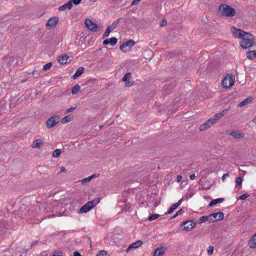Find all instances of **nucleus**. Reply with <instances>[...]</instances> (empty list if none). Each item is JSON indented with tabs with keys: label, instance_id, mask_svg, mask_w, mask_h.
Returning <instances> with one entry per match:
<instances>
[{
	"label": "nucleus",
	"instance_id": "603ef678",
	"mask_svg": "<svg viewBox=\"0 0 256 256\" xmlns=\"http://www.w3.org/2000/svg\"><path fill=\"white\" fill-rule=\"evenodd\" d=\"M102 44L104 45H108L109 44V42H108V39H106L105 40H104L102 42Z\"/></svg>",
	"mask_w": 256,
	"mask_h": 256
},
{
	"label": "nucleus",
	"instance_id": "bf43d9fd",
	"mask_svg": "<svg viewBox=\"0 0 256 256\" xmlns=\"http://www.w3.org/2000/svg\"><path fill=\"white\" fill-rule=\"evenodd\" d=\"M38 243V240H36V241H34V242L32 244H31V246H30V248H31L32 246H34L35 244H37Z\"/></svg>",
	"mask_w": 256,
	"mask_h": 256
},
{
	"label": "nucleus",
	"instance_id": "473e14b6",
	"mask_svg": "<svg viewBox=\"0 0 256 256\" xmlns=\"http://www.w3.org/2000/svg\"><path fill=\"white\" fill-rule=\"evenodd\" d=\"M178 207L174 204H173L169 210H168L165 213L166 214H171L175 209H176Z\"/></svg>",
	"mask_w": 256,
	"mask_h": 256
},
{
	"label": "nucleus",
	"instance_id": "c85d7f7f",
	"mask_svg": "<svg viewBox=\"0 0 256 256\" xmlns=\"http://www.w3.org/2000/svg\"><path fill=\"white\" fill-rule=\"evenodd\" d=\"M121 18H118L117 20L114 21L112 24L110 25H109L110 27L112 28V30H114L116 28Z\"/></svg>",
	"mask_w": 256,
	"mask_h": 256
},
{
	"label": "nucleus",
	"instance_id": "f03ea898",
	"mask_svg": "<svg viewBox=\"0 0 256 256\" xmlns=\"http://www.w3.org/2000/svg\"><path fill=\"white\" fill-rule=\"evenodd\" d=\"M218 12L221 16L228 17H232L236 14L235 10L226 4L220 6Z\"/></svg>",
	"mask_w": 256,
	"mask_h": 256
},
{
	"label": "nucleus",
	"instance_id": "338daca9",
	"mask_svg": "<svg viewBox=\"0 0 256 256\" xmlns=\"http://www.w3.org/2000/svg\"><path fill=\"white\" fill-rule=\"evenodd\" d=\"M27 80H28L27 79L24 80H22V82H26Z\"/></svg>",
	"mask_w": 256,
	"mask_h": 256
},
{
	"label": "nucleus",
	"instance_id": "7c9ffc66",
	"mask_svg": "<svg viewBox=\"0 0 256 256\" xmlns=\"http://www.w3.org/2000/svg\"><path fill=\"white\" fill-rule=\"evenodd\" d=\"M61 153L60 149H56L54 151L52 154V156L54 158H58Z\"/></svg>",
	"mask_w": 256,
	"mask_h": 256
},
{
	"label": "nucleus",
	"instance_id": "72a5a7b5",
	"mask_svg": "<svg viewBox=\"0 0 256 256\" xmlns=\"http://www.w3.org/2000/svg\"><path fill=\"white\" fill-rule=\"evenodd\" d=\"M208 218L207 216H202L200 218V219L198 220V223L199 224L203 223L206 221H208Z\"/></svg>",
	"mask_w": 256,
	"mask_h": 256
},
{
	"label": "nucleus",
	"instance_id": "680f3d73",
	"mask_svg": "<svg viewBox=\"0 0 256 256\" xmlns=\"http://www.w3.org/2000/svg\"><path fill=\"white\" fill-rule=\"evenodd\" d=\"M94 80V79H90L88 81H86V84H89L90 82H92V81Z\"/></svg>",
	"mask_w": 256,
	"mask_h": 256
},
{
	"label": "nucleus",
	"instance_id": "f257e3e1",
	"mask_svg": "<svg viewBox=\"0 0 256 256\" xmlns=\"http://www.w3.org/2000/svg\"><path fill=\"white\" fill-rule=\"evenodd\" d=\"M234 37L242 38L240 46L244 49L248 48L253 45H256V40L254 36L249 32H245L240 29H234L233 32Z\"/></svg>",
	"mask_w": 256,
	"mask_h": 256
},
{
	"label": "nucleus",
	"instance_id": "09e8293b",
	"mask_svg": "<svg viewBox=\"0 0 256 256\" xmlns=\"http://www.w3.org/2000/svg\"><path fill=\"white\" fill-rule=\"evenodd\" d=\"M140 0H133L132 2V5L134 6V5L137 4Z\"/></svg>",
	"mask_w": 256,
	"mask_h": 256
},
{
	"label": "nucleus",
	"instance_id": "f8f14e48",
	"mask_svg": "<svg viewBox=\"0 0 256 256\" xmlns=\"http://www.w3.org/2000/svg\"><path fill=\"white\" fill-rule=\"evenodd\" d=\"M230 135L234 138L240 139L244 137V134L240 131H232L230 132Z\"/></svg>",
	"mask_w": 256,
	"mask_h": 256
},
{
	"label": "nucleus",
	"instance_id": "774afa93",
	"mask_svg": "<svg viewBox=\"0 0 256 256\" xmlns=\"http://www.w3.org/2000/svg\"><path fill=\"white\" fill-rule=\"evenodd\" d=\"M10 61H14V58H10Z\"/></svg>",
	"mask_w": 256,
	"mask_h": 256
},
{
	"label": "nucleus",
	"instance_id": "8fccbe9b",
	"mask_svg": "<svg viewBox=\"0 0 256 256\" xmlns=\"http://www.w3.org/2000/svg\"><path fill=\"white\" fill-rule=\"evenodd\" d=\"M182 201V198H181L176 203L174 204H176V207H178L181 204Z\"/></svg>",
	"mask_w": 256,
	"mask_h": 256
},
{
	"label": "nucleus",
	"instance_id": "20e7f679",
	"mask_svg": "<svg viewBox=\"0 0 256 256\" xmlns=\"http://www.w3.org/2000/svg\"><path fill=\"white\" fill-rule=\"evenodd\" d=\"M235 76L233 74H229L226 75L224 79L222 84L224 88H230L234 84Z\"/></svg>",
	"mask_w": 256,
	"mask_h": 256
},
{
	"label": "nucleus",
	"instance_id": "f704fd0d",
	"mask_svg": "<svg viewBox=\"0 0 256 256\" xmlns=\"http://www.w3.org/2000/svg\"><path fill=\"white\" fill-rule=\"evenodd\" d=\"M160 216V215H159L158 214H153L148 217V220L150 221H152L155 219L158 218Z\"/></svg>",
	"mask_w": 256,
	"mask_h": 256
},
{
	"label": "nucleus",
	"instance_id": "6ab92c4d",
	"mask_svg": "<svg viewBox=\"0 0 256 256\" xmlns=\"http://www.w3.org/2000/svg\"><path fill=\"white\" fill-rule=\"evenodd\" d=\"M212 124L208 120L205 123L202 124L200 127V131L205 130L211 127Z\"/></svg>",
	"mask_w": 256,
	"mask_h": 256
},
{
	"label": "nucleus",
	"instance_id": "dca6fc26",
	"mask_svg": "<svg viewBox=\"0 0 256 256\" xmlns=\"http://www.w3.org/2000/svg\"><path fill=\"white\" fill-rule=\"evenodd\" d=\"M84 69L83 67L78 68L76 70V73L72 76V78L74 80L76 79L78 77L80 76L84 73Z\"/></svg>",
	"mask_w": 256,
	"mask_h": 256
},
{
	"label": "nucleus",
	"instance_id": "4d7b16f0",
	"mask_svg": "<svg viewBox=\"0 0 256 256\" xmlns=\"http://www.w3.org/2000/svg\"><path fill=\"white\" fill-rule=\"evenodd\" d=\"M74 256H82L79 252H74Z\"/></svg>",
	"mask_w": 256,
	"mask_h": 256
},
{
	"label": "nucleus",
	"instance_id": "a878e982",
	"mask_svg": "<svg viewBox=\"0 0 256 256\" xmlns=\"http://www.w3.org/2000/svg\"><path fill=\"white\" fill-rule=\"evenodd\" d=\"M118 42V39L115 37H112L108 39L109 44H110L112 46H115Z\"/></svg>",
	"mask_w": 256,
	"mask_h": 256
},
{
	"label": "nucleus",
	"instance_id": "c9c22d12",
	"mask_svg": "<svg viewBox=\"0 0 256 256\" xmlns=\"http://www.w3.org/2000/svg\"><path fill=\"white\" fill-rule=\"evenodd\" d=\"M223 116V114L218 113L214 114L212 117L213 118L218 122L220 118Z\"/></svg>",
	"mask_w": 256,
	"mask_h": 256
},
{
	"label": "nucleus",
	"instance_id": "e433bc0d",
	"mask_svg": "<svg viewBox=\"0 0 256 256\" xmlns=\"http://www.w3.org/2000/svg\"><path fill=\"white\" fill-rule=\"evenodd\" d=\"M52 66V62H48L45 64L43 67V70L44 71H47Z\"/></svg>",
	"mask_w": 256,
	"mask_h": 256
},
{
	"label": "nucleus",
	"instance_id": "9d476101",
	"mask_svg": "<svg viewBox=\"0 0 256 256\" xmlns=\"http://www.w3.org/2000/svg\"><path fill=\"white\" fill-rule=\"evenodd\" d=\"M58 20V17H53L50 18L47 22L46 26H53L56 24Z\"/></svg>",
	"mask_w": 256,
	"mask_h": 256
},
{
	"label": "nucleus",
	"instance_id": "cd10ccee",
	"mask_svg": "<svg viewBox=\"0 0 256 256\" xmlns=\"http://www.w3.org/2000/svg\"><path fill=\"white\" fill-rule=\"evenodd\" d=\"M121 18H118L117 20L114 21L112 24L110 25H109L110 27L112 28V30H114L116 28Z\"/></svg>",
	"mask_w": 256,
	"mask_h": 256
},
{
	"label": "nucleus",
	"instance_id": "bb28decb",
	"mask_svg": "<svg viewBox=\"0 0 256 256\" xmlns=\"http://www.w3.org/2000/svg\"><path fill=\"white\" fill-rule=\"evenodd\" d=\"M80 88V86L78 84H76L72 90V93L74 94H76V92L79 90Z\"/></svg>",
	"mask_w": 256,
	"mask_h": 256
},
{
	"label": "nucleus",
	"instance_id": "5fc2aeb1",
	"mask_svg": "<svg viewBox=\"0 0 256 256\" xmlns=\"http://www.w3.org/2000/svg\"><path fill=\"white\" fill-rule=\"evenodd\" d=\"M182 179V176L180 175L177 176V181L180 182Z\"/></svg>",
	"mask_w": 256,
	"mask_h": 256
},
{
	"label": "nucleus",
	"instance_id": "6e6d98bb",
	"mask_svg": "<svg viewBox=\"0 0 256 256\" xmlns=\"http://www.w3.org/2000/svg\"><path fill=\"white\" fill-rule=\"evenodd\" d=\"M66 169L65 168L64 166H62L60 168L59 172H66Z\"/></svg>",
	"mask_w": 256,
	"mask_h": 256
},
{
	"label": "nucleus",
	"instance_id": "aec40b11",
	"mask_svg": "<svg viewBox=\"0 0 256 256\" xmlns=\"http://www.w3.org/2000/svg\"><path fill=\"white\" fill-rule=\"evenodd\" d=\"M72 7V4H71V2H70L69 1L68 2L60 6L58 8V10L60 11H62V10H65L66 8H68V10H70Z\"/></svg>",
	"mask_w": 256,
	"mask_h": 256
},
{
	"label": "nucleus",
	"instance_id": "412c9836",
	"mask_svg": "<svg viewBox=\"0 0 256 256\" xmlns=\"http://www.w3.org/2000/svg\"><path fill=\"white\" fill-rule=\"evenodd\" d=\"M246 56L247 58L250 60H253L256 58V50L249 51L246 52Z\"/></svg>",
	"mask_w": 256,
	"mask_h": 256
},
{
	"label": "nucleus",
	"instance_id": "5701e85b",
	"mask_svg": "<svg viewBox=\"0 0 256 256\" xmlns=\"http://www.w3.org/2000/svg\"><path fill=\"white\" fill-rule=\"evenodd\" d=\"M74 116L72 114H68L66 116L62 119V123L66 124L72 120Z\"/></svg>",
	"mask_w": 256,
	"mask_h": 256
},
{
	"label": "nucleus",
	"instance_id": "393cba45",
	"mask_svg": "<svg viewBox=\"0 0 256 256\" xmlns=\"http://www.w3.org/2000/svg\"><path fill=\"white\" fill-rule=\"evenodd\" d=\"M252 100L249 98H246L242 100V102H240L238 104V106L241 107L244 106H246L251 102Z\"/></svg>",
	"mask_w": 256,
	"mask_h": 256
},
{
	"label": "nucleus",
	"instance_id": "c756f323",
	"mask_svg": "<svg viewBox=\"0 0 256 256\" xmlns=\"http://www.w3.org/2000/svg\"><path fill=\"white\" fill-rule=\"evenodd\" d=\"M121 18H118L117 20L114 21L112 24L110 25H109L110 27L112 28V30H114L116 28Z\"/></svg>",
	"mask_w": 256,
	"mask_h": 256
},
{
	"label": "nucleus",
	"instance_id": "ddd939ff",
	"mask_svg": "<svg viewBox=\"0 0 256 256\" xmlns=\"http://www.w3.org/2000/svg\"><path fill=\"white\" fill-rule=\"evenodd\" d=\"M248 246L250 248H256V234L252 236L248 242Z\"/></svg>",
	"mask_w": 256,
	"mask_h": 256
},
{
	"label": "nucleus",
	"instance_id": "052dcab7",
	"mask_svg": "<svg viewBox=\"0 0 256 256\" xmlns=\"http://www.w3.org/2000/svg\"><path fill=\"white\" fill-rule=\"evenodd\" d=\"M182 212V209H180V210H178L176 212V216H178L180 215L181 212Z\"/></svg>",
	"mask_w": 256,
	"mask_h": 256
},
{
	"label": "nucleus",
	"instance_id": "b1692460",
	"mask_svg": "<svg viewBox=\"0 0 256 256\" xmlns=\"http://www.w3.org/2000/svg\"><path fill=\"white\" fill-rule=\"evenodd\" d=\"M112 30H113L112 29V28L108 26L106 30L104 32L103 34L102 38H105L108 37L109 36L110 33Z\"/></svg>",
	"mask_w": 256,
	"mask_h": 256
},
{
	"label": "nucleus",
	"instance_id": "2f4dec72",
	"mask_svg": "<svg viewBox=\"0 0 256 256\" xmlns=\"http://www.w3.org/2000/svg\"><path fill=\"white\" fill-rule=\"evenodd\" d=\"M96 256H108L107 252L102 250H100L96 254Z\"/></svg>",
	"mask_w": 256,
	"mask_h": 256
},
{
	"label": "nucleus",
	"instance_id": "ea45409f",
	"mask_svg": "<svg viewBox=\"0 0 256 256\" xmlns=\"http://www.w3.org/2000/svg\"><path fill=\"white\" fill-rule=\"evenodd\" d=\"M249 194H243L238 198V200H244L249 196Z\"/></svg>",
	"mask_w": 256,
	"mask_h": 256
},
{
	"label": "nucleus",
	"instance_id": "69168bd1",
	"mask_svg": "<svg viewBox=\"0 0 256 256\" xmlns=\"http://www.w3.org/2000/svg\"><path fill=\"white\" fill-rule=\"evenodd\" d=\"M178 216H176V214H175L174 216H173L172 217H171L170 219L174 218Z\"/></svg>",
	"mask_w": 256,
	"mask_h": 256
},
{
	"label": "nucleus",
	"instance_id": "0eeeda50",
	"mask_svg": "<svg viewBox=\"0 0 256 256\" xmlns=\"http://www.w3.org/2000/svg\"><path fill=\"white\" fill-rule=\"evenodd\" d=\"M84 24L89 30L93 32L98 31V25L93 22L90 19H86Z\"/></svg>",
	"mask_w": 256,
	"mask_h": 256
},
{
	"label": "nucleus",
	"instance_id": "a19ab883",
	"mask_svg": "<svg viewBox=\"0 0 256 256\" xmlns=\"http://www.w3.org/2000/svg\"><path fill=\"white\" fill-rule=\"evenodd\" d=\"M242 180L241 177H238L236 178V186L241 185L242 183Z\"/></svg>",
	"mask_w": 256,
	"mask_h": 256
},
{
	"label": "nucleus",
	"instance_id": "423d86ee",
	"mask_svg": "<svg viewBox=\"0 0 256 256\" xmlns=\"http://www.w3.org/2000/svg\"><path fill=\"white\" fill-rule=\"evenodd\" d=\"M196 223L192 220H186L182 223L181 226H183V230L189 232L195 226Z\"/></svg>",
	"mask_w": 256,
	"mask_h": 256
},
{
	"label": "nucleus",
	"instance_id": "c03bdc74",
	"mask_svg": "<svg viewBox=\"0 0 256 256\" xmlns=\"http://www.w3.org/2000/svg\"><path fill=\"white\" fill-rule=\"evenodd\" d=\"M208 218V220L210 222H216V219H214L212 216H211V214H210L209 216H207Z\"/></svg>",
	"mask_w": 256,
	"mask_h": 256
},
{
	"label": "nucleus",
	"instance_id": "37998d69",
	"mask_svg": "<svg viewBox=\"0 0 256 256\" xmlns=\"http://www.w3.org/2000/svg\"><path fill=\"white\" fill-rule=\"evenodd\" d=\"M82 0H70V2L71 4H74V5H78L80 4Z\"/></svg>",
	"mask_w": 256,
	"mask_h": 256
},
{
	"label": "nucleus",
	"instance_id": "de8ad7c7",
	"mask_svg": "<svg viewBox=\"0 0 256 256\" xmlns=\"http://www.w3.org/2000/svg\"><path fill=\"white\" fill-rule=\"evenodd\" d=\"M76 107H71L70 108L66 110V112H64V114H68V112H72L74 109Z\"/></svg>",
	"mask_w": 256,
	"mask_h": 256
},
{
	"label": "nucleus",
	"instance_id": "1a4fd4ad",
	"mask_svg": "<svg viewBox=\"0 0 256 256\" xmlns=\"http://www.w3.org/2000/svg\"><path fill=\"white\" fill-rule=\"evenodd\" d=\"M143 242L142 240H137L136 242L130 244L128 248L126 250V252L133 248H136L142 244Z\"/></svg>",
	"mask_w": 256,
	"mask_h": 256
},
{
	"label": "nucleus",
	"instance_id": "4be33fe9",
	"mask_svg": "<svg viewBox=\"0 0 256 256\" xmlns=\"http://www.w3.org/2000/svg\"><path fill=\"white\" fill-rule=\"evenodd\" d=\"M224 200V199L223 198H219L217 199H214V200H212L210 203L209 204L208 206L211 207L214 205H216L218 204H220Z\"/></svg>",
	"mask_w": 256,
	"mask_h": 256
},
{
	"label": "nucleus",
	"instance_id": "2eb2a0df",
	"mask_svg": "<svg viewBox=\"0 0 256 256\" xmlns=\"http://www.w3.org/2000/svg\"><path fill=\"white\" fill-rule=\"evenodd\" d=\"M211 216H212L214 219L216 220V222L220 220H222L224 218V214L222 212H218L216 213L211 214Z\"/></svg>",
	"mask_w": 256,
	"mask_h": 256
},
{
	"label": "nucleus",
	"instance_id": "39448f33",
	"mask_svg": "<svg viewBox=\"0 0 256 256\" xmlns=\"http://www.w3.org/2000/svg\"><path fill=\"white\" fill-rule=\"evenodd\" d=\"M60 118L58 116H52L46 122V128H50L54 127L58 122Z\"/></svg>",
	"mask_w": 256,
	"mask_h": 256
},
{
	"label": "nucleus",
	"instance_id": "3c124183",
	"mask_svg": "<svg viewBox=\"0 0 256 256\" xmlns=\"http://www.w3.org/2000/svg\"><path fill=\"white\" fill-rule=\"evenodd\" d=\"M182 201V198H181L176 203L174 204H176V207H178L181 204Z\"/></svg>",
	"mask_w": 256,
	"mask_h": 256
},
{
	"label": "nucleus",
	"instance_id": "6e6552de",
	"mask_svg": "<svg viewBox=\"0 0 256 256\" xmlns=\"http://www.w3.org/2000/svg\"><path fill=\"white\" fill-rule=\"evenodd\" d=\"M135 44V42L134 40H130L128 42H124L120 46V50L123 52H126V50H124V48L126 47H128V48H130L134 44Z\"/></svg>",
	"mask_w": 256,
	"mask_h": 256
},
{
	"label": "nucleus",
	"instance_id": "a18cd8bd",
	"mask_svg": "<svg viewBox=\"0 0 256 256\" xmlns=\"http://www.w3.org/2000/svg\"><path fill=\"white\" fill-rule=\"evenodd\" d=\"M208 120L210 122L212 126L214 125V124H216L217 121H216L213 117L210 118Z\"/></svg>",
	"mask_w": 256,
	"mask_h": 256
},
{
	"label": "nucleus",
	"instance_id": "f3484780",
	"mask_svg": "<svg viewBox=\"0 0 256 256\" xmlns=\"http://www.w3.org/2000/svg\"><path fill=\"white\" fill-rule=\"evenodd\" d=\"M68 58L69 56L67 54L61 56L58 59V62L61 64H66Z\"/></svg>",
	"mask_w": 256,
	"mask_h": 256
},
{
	"label": "nucleus",
	"instance_id": "0e129e2a",
	"mask_svg": "<svg viewBox=\"0 0 256 256\" xmlns=\"http://www.w3.org/2000/svg\"><path fill=\"white\" fill-rule=\"evenodd\" d=\"M252 122L256 124V116L252 120Z\"/></svg>",
	"mask_w": 256,
	"mask_h": 256
},
{
	"label": "nucleus",
	"instance_id": "58836bf2",
	"mask_svg": "<svg viewBox=\"0 0 256 256\" xmlns=\"http://www.w3.org/2000/svg\"><path fill=\"white\" fill-rule=\"evenodd\" d=\"M94 177V176H88V178H84L81 181L82 184H84L87 182H89Z\"/></svg>",
	"mask_w": 256,
	"mask_h": 256
},
{
	"label": "nucleus",
	"instance_id": "864d4df0",
	"mask_svg": "<svg viewBox=\"0 0 256 256\" xmlns=\"http://www.w3.org/2000/svg\"><path fill=\"white\" fill-rule=\"evenodd\" d=\"M190 180H194V179H195V178H196V176H195V174H192L190 175Z\"/></svg>",
	"mask_w": 256,
	"mask_h": 256
},
{
	"label": "nucleus",
	"instance_id": "e2e57ef3",
	"mask_svg": "<svg viewBox=\"0 0 256 256\" xmlns=\"http://www.w3.org/2000/svg\"><path fill=\"white\" fill-rule=\"evenodd\" d=\"M228 110V109H225L221 112L222 114H223V116H224V113L226 112Z\"/></svg>",
	"mask_w": 256,
	"mask_h": 256
},
{
	"label": "nucleus",
	"instance_id": "79ce46f5",
	"mask_svg": "<svg viewBox=\"0 0 256 256\" xmlns=\"http://www.w3.org/2000/svg\"><path fill=\"white\" fill-rule=\"evenodd\" d=\"M214 250V247L213 246H210L208 249V255H211L213 254Z\"/></svg>",
	"mask_w": 256,
	"mask_h": 256
},
{
	"label": "nucleus",
	"instance_id": "a211bd4d",
	"mask_svg": "<svg viewBox=\"0 0 256 256\" xmlns=\"http://www.w3.org/2000/svg\"><path fill=\"white\" fill-rule=\"evenodd\" d=\"M44 144L43 141L40 139L36 140L32 145V148H40Z\"/></svg>",
	"mask_w": 256,
	"mask_h": 256
},
{
	"label": "nucleus",
	"instance_id": "4468645a",
	"mask_svg": "<svg viewBox=\"0 0 256 256\" xmlns=\"http://www.w3.org/2000/svg\"><path fill=\"white\" fill-rule=\"evenodd\" d=\"M166 250V248L162 246L154 250V256H162Z\"/></svg>",
	"mask_w": 256,
	"mask_h": 256
},
{
	"label": "nucleus",
	"instance_id": "7ed1b4c3",
	"mask_svg": "<svg viewBox=\"0 0 256 256\" xmlns=\"http://www.w3.org/2000/svg\"><path fill=\"white\" fill-rule=\"evenodd\" d=\"M100 200V198H97L93 200L88 202L86 204L83 206L79 210L78 214L86 213L89 212L96 204H97Z\"/></svg>",
	"mask_w": 256,
	"mask_h": 256
},
{
	"label": "nucleus",
	"instance_id": "9b49d317",
	"mask_svg": "<svg viewBox=\"0 0 256 256\" xmlns=\"http://www.w3.org/2000/svg\"><path fill=\"white\" fill-rule=\"evenodd\" d=\"M130 72L126 74L122 78V80L125 82L126 86L130 87L132 85V83L130 81Z\"/></svg>",
	"mask_w": 256,
	"mask_h": 256
},
{
	"label": "nucleus",
	"instance_id": "13d9d810",
	"mask_svg": "<svg viewBox=\"0 0 256 256\" xmlns=\"http://www.w3.org/2000/svg\"><path fill=\"white\" fill-rule=\"evenodd\" d=\"M229 176V174H224V175L222 176V180L223 181H224V179L226 178V176Z\"/></svg>",
	"mask_w": 256,
	"mask_h": 256
},
{
	"label": "nucleus",
	"instance_id": "4c0bfd02",
	"mask_svg": "<svg viewBox=\"0 0 256 256\" xmlns=\"http://www.w3.org/2000/svg\"><path fill=\"white\" fill-rule=\"evenodd\" d=\"M32 74L34 76V78H37L40 76V72L36 70H34L32 72Z\"/></svg>",
	"mask_w": 256,
	"mask_h": 256
},
{
	"label": "nucleus",
	"instance_id": "49530a36",
	"mask_svg": "<svg viewBox=\"0 0 256 256\" xmlns=\"http://www.w3.org/2000/svg\"><path fill=\"white\" fill-rule=\"evenodd\" d=\"M167 24V22L166 20L164 19V20H162L160 23V26H166Z\"/></svg>",
	"mask_w": 256,
	"mask_h": 256
}]
</instances>
